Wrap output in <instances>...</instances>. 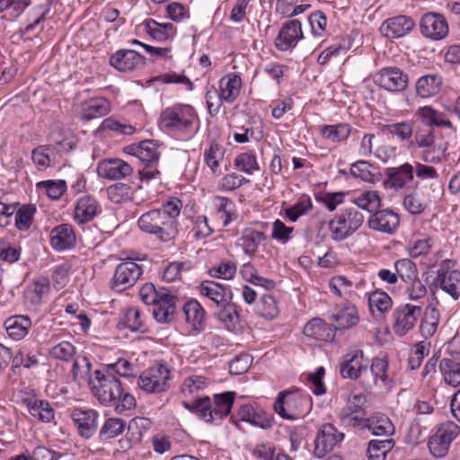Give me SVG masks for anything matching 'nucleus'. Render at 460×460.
I'll return each instance as SVG.
<instances>
[{
    "label": "nucleus",
    "instance_id": "1",
    "mask_svg": "<svg viewBox=\"0 0 460 460\" xmlns=\"http://www.w3.org/2000/svg\"><path fill=\"white\" fill-rule=\"evenodd\" d=\"M89 387L93 396L105 407H111L117 413H123L137 406L135 397L122 387L119 378L102 369L89 376Z\"/></svg>",
    "mask_w": 460,
    "mask_h": 460
},
{
    "label": "nucleus",
    "instance_id": "2",
    "mask_svg": "<svg viewBox=\"0 0 460 460\" xmlns=\"http://www.w3.org/2000/svg\"><path fill=\"white\" fill-rule=\"evenodd\" d=\"M141 300L147 305H153V317L161 324H169L174 321L178 297L170 288H156L153 283L144 284L139 290Z\"/></svg>",
    "mask_w": 460,
    "mask_h": 460
},
{
    "label": "nucleus",
    "instance_id": "3",
    "mask_svg": "<svg viewBox=\"0 0 460 460\" xmlns=\"http://www.w3.org/2000/svg\"><path fill=\"white\" fill-rule=\"evenodd\" d=\"M363 222L364 216L358 208H341L328 223L331 238L334 242H342L351 236Z\"/></svg>",
    "mask_w": 460,
    "mask_h": 460
},
{
    "label": "nucleus",
    "instance_id": "4",
    "mask_svg": "<svg viewBox=\"0 0 460 460\" xmlns=\"http://www.w3.org/2000/svg\"><path fill=\"white\" fill-rule=\"evenodd\" d=\"M312 397L308 394H292L282 391L274 402V411L283 419L294 420L306 415L312 408Z\"/></svg>",
    "mask_w": 460,
    "mask_h": 460
},
{
    "label": "nucleus",
    "instance_id": "5",
    "mask_svg": "<svg viewBox=\"0 0 460 460\" xmlns=\"http://www.w3.org/2000/svg\"><path fill=\"white\" fill-rule=\"evenodd\" d=\"M137 226L143 232L155 234L164 243L173 240L179 232L178 227L172 226L170 217L158 209L144 213L138 218Z\"/></svg>",
    "mask_w": 460,
    "mask_h": 460
},
{
    "label": "nucleus",
    "instance_id": "6",
    "mask_svg": "<svg viewBox=\"0 0 460 460\" xmlns=\"http://www.w3.org/2000/svg\"><path fill=\"white\" fill-rule=\"evenodd\" d=\"M195 117L196 111L192 106L177 103L164 109L160 120L170 130L186 131L192 126Z\"/></svg>",
    "mask_w": 460,
    "mask_h": 460
},
{
    "label": "nucleus",
    "instance_id": "7",
    "mask_svg": "<svg viewBox=\"0 0 460 460\" xmlns=\"http://www.w3.org/2000/svg\"><path fill=\"white\" fill-rule=\"evenodd\" d=\"M170 378L167 364L161 361L143 371L137 379V385L147 394L162 393L169 387Z\"/></svg>",
    "mask_w": 460,
    "mask_h": 460
},
{
    "label": "nucleus",
    "instance_id": "8",
    "mask_svg": "<svg viewBox=\"0 0 460 460\" xmlns=\"http://www.w3.org/2000/svg\"><path fill=\"white\" fill-rule=\"evenodd\" d=\"M460 433V427L454 421L442 423L437 432L428 441V447L432 456L438 458L447 456L452 441Z\"/></svg>",
    "mask_w": 460,
    "mask_h": 460
},
{
    "label": "nucleus",
    "instance_id": "9",
    "mask_svg": "<svg viewBox=\"0 0 460 460\" xmlns=\"http://www.w3.org/2000/svg\"><path fill=\"white\" fill-rule=\"evenodd\" d=\"M142 274V268L134 260L127 259L116 267L110 283L111 288L122 292L133 287Z\"/></svg>",
    "mask_w": 460,
    "mask_h": 460
},
{
    "label": "nucleus",
    "instance_id": "10",
    "mask_svg": "<svg viewBox=\"0 0 460 460\" xmlns=\"http://www.w3.org/2000/svg\"><path fill=\"white\" fill-rule=\"evenodd\" d=\"M373 81L376 85L385 91L399 93L408 87L409 76L397 66H385L374 75Z\"/></svg>",
    "mask_w": 460,
    "mask_h": 460
},
{
    "label": "nucleus",
    "instance_id": "11",
    "mask_svg": "<svg viewBox=\"0 0 460 460\" xmlns=\"http://www.w3.org/2000/svg\"><path fill=\"white\" fill-rule=\"evenodd\" d=\"M422 314V308L411 304L401 305L393 312L394 332L399 337H403L416 324Z\"/></svg>",
    "mask_w": 460,
    "mask_h": 460
},
{
    "label": "nucleus",
    "instance_id": "12",
    "mask_svg": "<svg viewBox=\"0 0 460 460\" xmlns=\"http://www.w3.org/2000/svg\"><path fill=\"white\" fill-rule=\"evenodd\" d=\"M100 413L93 409L75 408L71 419L76 428L77 434L84 439L92 438L97 432Z\"/></svg>",
    "mask_w": 460,
    "mask_h": 460
},
{
    "label": "nucleus",
    "instance_id": "13",
    "mask_svg": "<svg viewBox=\"0 0 460 460\" xmlns=\"http://www.w3.org/2000/svg\"><path fill=\"white\" fill-rule=\"evenodd\" d=\"M438 288L447 293L454 300H457L460 297V270L438 269L437 276L429 286L432 296H435Z\"/></svg>",
    "mask_w": 460,
    "mask_h": 460
},
{
    "label": "nucleus",
    "instance_id": "14",
    "mask_svg": "<svg viewBox=\"0 0 460 460\" xmlns=\"http://www.w3.org/2000/svg\"><path fill=\"white\" fill-rule=\"evenodd\" d=\"M420 33L432 40H440L448 34V23L442 13L429 12L420 21Z\"/></svg>",
    "mask_w": 460,
    "mask_h": 460
},
{
    "label": "nucleus",
    "instance_id": "15",
    "mask_svg": "<svg viewBox=\"0 0 460 460\" xmlns=\"http://www.w3.org/2000/svg\"><path fill=\"white\" fill-rule=\"evenodd\" d=\"M344 439V434L338 432L331 423H325L318 430L314 439V455L317 458L324 457L336 445Z\"/></svg>",
    "mask_w": 460,
    "mask_h": 460
},
{
    "label": "nucleus",
    "instance_id": "16",
    "mask_svg": "<svg viewBox=\"0 0 460 460\" xmlns=\"http://www.w3.org/2000/svg\"><path fill=\"white\" fill-rule=\"evenodd\" d=\"M303 39L301 22L297 19L289 20L283 23L275 38L274 45L279 51H288L294 49Z\"/></svg>",
    "mask_w": 460,
    "mask_h": 460
},
{
    "label": "nucleus",
    "instance_id": "17",
    "mask_svg": "<svg viewBox=\"0 0 460 460\" xmlns=\"http://www.w3.org/2000/svg\"><path fill=\"white\" fill-rule=\"evenodd\" d=\"M384 175L383 185L386 190H402L413 181L414 167L410 163H404L398 167H387Z\"/></svg>",
    "mask_w": 460,
    "mask_h": 460
},
{
    "label": "nucleus",
    "instance_id": "18",
    "mask_svg": "<svg viewBox=\"0 0 460 460\" xmlns=\"http://www.w3.org/2000/svg\"><path fill=\"white\" fill-rule=\"evenodd\" d=\"M146 63V57L133 49H119L110 57V65L119 72L140 69Z\"/></svg>",
    "mask_w": 460,
    "mask_h": 460
},
{
    "label": "nucleus",
    "instance_id": "19",
    "mask_svg": "<svg viewBox=\"0 0 460 460\" xmlns=\"http://www.w3.org/2000/svg\"><path fill=\"white\" fill-rule=\"evenodd\" d=\"M415 26V21L411 16L401 14L384 21L380 31L387 39L394 40L408 35Z\"/></svg>",
    "mask_w": 460,
    "mask_h": 460
},
{
    "label": "nucleus",
    "instance_id": "20",
    "mask_svg": "<svg viewBox=\"0 0 460 460\" xmlns=\"http://www.w3.org/2000/svg\"><path fill=\"white\" fill-rule=\"evenodd\" d=\"M239 420L245 421L261 429H270L274 424V416L263 409L254 407L251 403L243 404L238 408Z\"/></svg>",
    "mask_w": 460,
    "mask_h": 460
},
{
    "label": "nucleus",
    "instance_id": "21",
    "mask_svg": "<svg viewBox=\"0 0 460 460\" xmlns=\"http://www.w3.org/2000/svg\"><path fill=\"white\" fill-rule=\"evenodd\" d=\"M235 395V392L231 391L215 394L209 408L212 418L211 420H207V423L219 425L225 418L229 416L234 403Z\"/></svg>",
    "mask_w": 460,
    "mask_h": 460
},
{
    "label": "nucleus",
    "instance_id": "22",
    "mask_svg": "<svg viewBox=\"0 0 460 460\" xmlns=\"http://www.w3.org/2000/svg\"><path fill=\"white\" fill-rule=\"evenodd\" d=\"M367 367L368 361L364 358L363 350L357 349L345 356L340 366V373L343 378L357 380L364 372L367 371Z\"/></svg>",
    "mask_w": 460,
    "mask_h": 460
},
{
    "label": "nucleus",
    "instance_id": "23",
    "mask_svg": "<svg viewBox=\"0 0 460 460\" xmlns=\"http://www.w3.org/2000/svg\"><path fill=\"white\" fill-rule=\"evenodd\" d=\"M400 224L399 215L392 209L376 210L368 219V226L376 231H379L387 234L395 232Z\"/></svg>",
    "mask_w": 460,
    "mask_h": 460
},
{
    "label": "nucleus",
    "instance_id": "24",
    "mask_svg": "<svg viewBox=\"0 0 460 460\" xmlns=\"http://www.w3.org/2000/svg\"><path fill=\"white\" fill-rule=\"evenodd\" d=\"M96 171L100 177L116 181L130 175L133 169L131 165L125 161L113 158L100 161L97 164Z\"/></svg>",
    "mask_w": 460,
    "mask_h": 460
},
{
    "label": "nucleus",
    "instance_id": "25",
    "mask_svg": "<svg viewBox=\"0 0 460 460\" xmlns=\"http://www.w3.org/2000/svg\"><path fill=\"white\" fill-rule=\"evenodd\" d=\"M214 317L229 332L237 333L243 329L240 306L234 304L233 300L219 306L218 311L214 313Z\"/></svg>",
    "mask_w": 460,
    "mask_h": 460
},
{
    "label": "nucleus",
    "instance_id": "26",
    "mask_svg": "<svg viewBox=\"0 0 460 460\" xmlns=\"http://www.w3.org/2000/svg\"><path fill=\"white\" fill-rule=\"evenodd\" d=\"M199 292L202 296L214 302L217 308L233 300V293L230 287L213 280H203L199 286Z\"/></svg>",
    "mask_w": 460,
    "mask_h": 460
},
{
    "label": "nucleus",
    "instance_id": "27",
    "mask_svg": "<svg viewBox=\"0 0 460 460\" xmlns=\"http://www.w3.org/2000/svg\"><path fill=\"white\" fill-rule=\"evenodd\" d=\"M304 335L314 341L332 342L335 338L334 326L321 318L310 320L304 327Z\"/></svg>",
    "mask_w": 460,
    "mask_h": 460
},
{
    "label": "nucleus",
    "instance_id": "28",
    "mask_svg": "<svg viewBox=\"0 0 460 460\" xmlns=\"http://www.w3.org/2000/svg\"><path fill=\"white\" fill-rule=\"evenodd\" d=\"M50 245L58 252L71 249L76 244L74 228L70 224H61L50 231Z\"/></svg>",
    "mask_w": 460,
    "mask_h": 460
},
{
    "label": "nucleus",
    "instance_id": "29",
    "mask_svg": "<svg viewBox=\"0 0 460 460\" xmlns=\"http://www.w3.org/2000/svg\"><path fill=\"white\" fill-rule=\"evenodd\" d=\"M266 239L267 236L263 232L248 228L243 232L235 244L243 250L245 255L253 258L258 251L259 245Z\"/></svg>",
    "mask_w": 460,
    "mask_h": 460
},
{
    "label": "nucleus",
    "instance_id": "30",
    "mask_svg": "<svg viewBox=\"0 0 460 460\" xmlns=\"http://www.w3.org/2000/svg\"><path fill=\"white\" fill-rule=\"evenodd\" d=\"M185 321L191 325L194 331L200 332L204 329L206 311L196 299L186 301L181 308Z\"/></svg>",
    "mask_w": 460,
    "mask_h": 460
},
{
    "label": "nucleus",
    "instance_id": "31",
    "mask_svg": "<svg viewBox=\"0 0 460 460\" xmlns=\"http://www.w3.org/2000/svg\"><path fill=\"white\" fill-rule=\"evenodd\" d=\"M110 102L105 98H93L82 104L81 120L90 121L106 116L110 112Z\"/></svg>",
    "mask_w": 460,
    "mask_h": 460
},
{
    "label": "nucleus",
    "instance_id": "32",
    "mask_svg": "<svg viewBox=\"0 0 460 460\" xmlns=\"http://www.w3.org/2000/svg\"><path fill=\"white\" fill-rule=\"evenodd\" d=\"M416 116L420 118L421 122L432 128L433 127H444L453 128V124L447 118L444 112L435 110L432 106H423L417 110Z\"/></svg>",
    "mask_w": 460,
    "mask_h": 460
},
{
    "label": "nucleus",
    "instance_id": "33",
    "mask_svg": "<svg viewBox=\"0 0 460 460\" xmlns=\"http://www.w3.org/2000/svg\"><path fill=\"white\" fill-rule=\"evenodd\" d=\"M350 173L364 181L376 183L383 179L379 167L365 160H358L350 166Z\"/></svg>",
    "mask_w": 460,
    "mask_h": 460
},
{
    "label": "nucleus",
    "instance_id": "34",
    "mask_svg": "<svg viewBox=\"0 0 460 460\" xmlns=\"http://www.w3.org/2000/svg\"><path fill=\"white\" fill-rule=\"evenodd\" d=\"M366 429L370 430L374 436H392L395 428L391 420L384 413L377 412L366 419Z\"/></svg>",
    "mask_w": 460,
    "mask_h": 460
},
{
    "label": "nucleus",
    "instance_id": "35",
    "mask_svg": "<svg viewBox=\"0 0 460 460\" xmlns=\"http://www.w3.org/2000/svg\"><path fill=\"white\" fill-rule=\"evenodd\" d=\"M99 204L91 196L80 198L75 208V220L79 224H85L92 221L97 215Z\"/></svg>",
    "mask_w": 460,
    "mask_h": 460
},
{
    "label": "nucleus",
    "instance_id": "36",
    "mask_svg": "<svg viewBox=\"0 0 460 460\" xmlns=\"http://www.w3.org/2000/svg\"><path fill=\"white\" fill-rule=\"evenodd\" d=\"M331 320L337 323L334 330H344L358 324L359 318L357 307L352 304L344 305L336 314H332Z\"/></svg>",
    "mask_w": 460,
    "mask_h": 460
},
{
    "label": "nucleus",
    "instance_id": "37",
    "mask_svg": "<svg viewBox=\"0 0 460 460\" xmlns=\"http://www.w3.org/2000/svg\"><path fill=\"white\" fill-rule=\"evenodd\" d=\"M4 326L10 338L20 341L27 335L31 320L27 315H13L4 321Z\"/></svg>",
    "mask_w": 460,
    "mask_h": 460
},
{
    "label": "nucleus",
    "instance_id": "38",
    "mask_svg": "<svg viewBox=\"0 0 460 460\" xmlns=\"http://www.w3.org/2000/svg\"><path fill=\"white\" fill-rule=\"evenodd\" d=\"M22 403L28 408L30 414L39 420L50 422L54 420L55 411L47 400L25 398Z\"/></svg>",
    "mask_w": 460,
    "mask_h": 460
},
{
    "label": "nucleus",
    "instance_id": "39",
    "mask_svg": "<svg viewBox=\"0 0 460 460\" xmlns=\"http://www.w3.org/2000/svg\"><path fill=\"white\" fill-rule=\"evenodd\" d=\"M442 83V77L438 75H422L416 82V93L421 98L432 97L440 91Z\"/></svg>",
    "mask_w": 460,
    "mask_h": 460
},
{
    "label": "nucleus",
    "instance_id": "40",
    "mask_svg": "<svg viewBox=\"0 0 460 460\" xmlns=\"http://www.w3.org/2000/svg\"><path fill=\"white\" fill-rule=\"evenodd\" d=\"M119 330L129 329L134 332L146 333L148 329L141 319L140 311L137 307H129L117 323Z\"/></svg>",
    "mask_w": 460,
    "mask_h": 460
},
{
    "label": "nucleus",
    "instance_id": "41",
    "mask_svg": "<svg viewBox=\"0 0 460 460\" xmlns=\"http://www.w3.org/2000/svg\"><path fill=\"white\" fill-rule=\"evenodd\" d=\"M439 370L446 384L456 387L460 385V359L444 358L439 362Z\"/></svg>",
    "mask_w": 460,
    "mask_h": 460
},
{
    "label": "nucleus",
    "instance_id": "42",
    "mask_svg": "<svg viewBox=\"0 0 460 460\" xmlns=\"http://www.w3.org/2000/svg\"><path fill=\"white\" fill-rule=\"evenodd\" d=\"M159 146L158 141L154 139L140 141L138 159L144 166L153 167L156 165L161 156L158 151Z\"/></svg>",
    "mask_w": 460,
    "mask_h": 460
},
{
    "label": "nucleus",
    "instance_id": "43",
    "mask_svg": "<svg viewBox=\"0 0 460 460\" xmlns=\"http://www.w3.org/2000/svg\"><path fill=\"white\" fill-rule=\"evenodd\" d=\"M393 305L389 295L382 290H376L369 294L368 305L372 315L380 317L384 313L391 309Z\"/></svg>",
    "mask_w": 460,
    "mask_h": 460
},
{
    "label": "nucleus",
    "instance_id": "44",
    "mask_svg": "<svg viewBox=\"0 0 460 460\" xmlns=\"http://www.w3.org/2000/svg\"><path fill=\"white\" fill-rule=\"evenodd\" d=\"M242 85L241 77L237 75H232L227 77L226 81H220V92L218 95L221 101L228 103L233 102L239 95Z\"/></svg>",
    "mask_w": 460,
    "mask_h": 460
},
{
    "label": "nucleus",
    "instance_id": "45",
    "mask_svg": "<svg viewBox=\"0 0 460 460\" xmlns=\"http://www.w3.org/2000/svg\"><path fill=\"white\" fill-rule=\"evenodd\" d=\"M182 406L190 411L191 413L196 414L200 420L207 422L211 420V412L209 408L211 406V399L209 396H198L192 402H189L183 401Z\"/></svg>",
    "mask_w": 460,
    "mask_h": 460
},
{
    "label": "nucleus",
    "instance_id": "46",
    "mask_svg": "<svg viewBox=\"0 0 460 460\" xmlns=\"http://www.w3.org/2000/svg\"><path fill=\"white\" fill-rule=\"evenodd\" d=\"M126 421L119 418H108L101 427L98 438L100 441H107L123 433Z\"/></svg>",
    "mask_w": 460,
    "mask_h": 460
},
{
    "label": "nucleus",
    "instance_id": "47",
    "mask_svg": "<svg viewBox=\"0 0 460 460\" xmlns=\"http://www.w3.org/2000/svg\"><path fill=\"white\" fill-rule=\"evenodd\" d=\"M323 138L332 142H342L348 139L351 132V127L348 123L335 125H323L320 129Z\"/></svg>",
    "mask_w": 460,
    "mask_h": 460
},
{
    "label": "nucleus",
    "instance_id": "48",
    "mask_svg": "<svg viewBox=\"0 0 460 460\" xmlns=\"http://www.w3.org/2000/svg\"><path fill=\"white\" fill-rule=\"evenodd\" d=\"M414 121L404 120L398 123L383 125L382 132L396 136L401 141H411L414 132Z\"/></svg>",
    "mask_w": 460,
    "mask_h": 460
},
{
    "label": "nucleus",
    "instance_id": "49",
    "mask_svg": "<svg viewBox=\"0 0 460 460\" xmlns=\"http://www.w3.org/2000/svg\"><path fill=\"white\" fill-rule=\"evenodd\" d=\"M224 148L215 141H212L209 147L204 151L205 163L216 176L222 173L219 163L224 158Z\"/></svg>",
    "mask_w": 460,
    "mask_h": 460
},
{
    "label": "nucleus",
    "instance_id": "50",
    "mask_svg": "<svg viewBox=\"0 0 460 460\" xmlns=\"http://www.w3.org/2000/svg\"><path fill=\"white\" fill-rule=\"evenodd\" d=\"M394 446V441L391 438L370 440L367 447L368 460H385Z\"/></svg>",
    "mask_w": 460,
    "mask_h": 460
},
{
    "label": "nucleus",
    "instance_id": "51",
    "mask_svg": "<svg viewBox=\"0 0 460 460\" xmlns=\"http://www.w3.org/2000/svg\"><path fill=\"white\" fill-rule=\"evenodd\" d=\"M15 213V227L20 231H27L30 229L33 217L36 213V206L33 204H25L16 208Z\"/></svg>",
    "mask_w": 460,
    "mask_h": 460
},
{
    "label": "nucleus",
    "instance_id": "52",
    "mask_svg": "<svg viewBox=\"0 0 460 460\" xmlns=\"http://www.w3.org/2000/svg\"><path fill=\"white\" fill-rule=\"evenodd\" d=\"M354 203L357 205L358 208H361L374 214L376 210L381 208L382 199L377 191L367 190L361 193L354 200Z\"/></svg>",
    "mask_w": 460,
    "mask_h": 460
},
{
    "label": "nucleus",
    "instance_id": "53",
    "mask_svg": "<svg viewBox=\"0 0 460 460\" xmlns=\"http://www.w3.org/2000/svg\"><path fill=\"white\" fill-rule=\"evenodd\" d=\"M313 208V203L308 196H302L295 204L284 209L285 216L291 221L296 222L297 219L307 214Z\"/></svg>",
    "mask_w": 460,
    "mask_h": 460
},
{
    "label": "nucleus",
    "instance_id": "54",
    "mask_svg": "<svg viewBox=\"0 0 460 460\" xmlns=\"http://www.w3.org/2000/svg\"><path fill=\"white\" fill-rule=\"evenodd\" d=\"M257 314L269 320L276 318L279 314V308L275 298L269 294H263L257 305Z\"/></svg>",
    "mask_w": 460,
    "mask_h": 460
},
{
    "label": "nucleus",
    "instance_id": "55",
    "mask_svg": "<svg viewBox=\"0 0 460 460\" xmlns=\"http://www.w3.org/2000/svg\"><path fill=\"white\" fill-rule=\"evenodd\" d=\"M394 268L398 279L400 278L405 283L418 276L417 266L411 259L405 258L395 261Z\"/></svg>",
    "mask_w": 460,
    "mask_h": 460
},
{
    "label": "nucleus",
    "instance_id": "56",
    "mask_svg": "<svg viewBox=\"0 0 460 460\" xmlns=\"http://www.w3.org/2000/svg\"><path fill=\"white\" fill-rule=\"evenodd\" d=\"M435 144V135L432 128L420 129L414 128V140H411L408 144V149L415 146L420 148H430Z\"/></svg>",
    "mask_w": 460,
    "mask_h": 460
},
{
    "label": "nucleus",
    "instance_id": "57",
    "mask_svg": "<svg viewBox=\"0 0 460 460\" xmlns=\"http://www.w3.org/2000/svg\"><path fill=\"white\" fill-rule=\"evenodd\" d=\"M39 189L44 188L49 198L54 200L59 199L66 190L65 180H47L37 184Z\"/></svg>",
    "mask_w": 460,
    "mask_h": 460
},
{
    "label": "nucleus",
    "instance_id": "58",
    "mask_svg": "<svg viewBox=\"0 0 460 460\" xmlns=\"http://www.w3.org/2000/svg\"><path fill=\"white\" fill-rule=\"evenodd\" d=\"M102 370L114 376L115 378L133 376L131 363L123 358H119L115 363L103 366Z\"/></svg>",
    "mask_w": 460,
    "mask_h": 460
},
{
    "label": "nucleus",
    "instance_id": "59",
    "mask_svg": "<svg viewBox=\"0 0 460 460\" xmlns=\"http://www.w3.org/2000/svg\"><path fill=\"white\" fill-rule=\"evenodd\" d=\"M234 164L240 171L247 174H252L254 171L260 170L256 156L252 152H245L238 155L235 157Z\"/></svg>",
    "mask_w": 460,
    "mask_h": 460
},
{
    "label": "nucleus",
    "instance_id": "60",
    "mask_svg": "<svg viewBox=\"0 0 460 460\" xmlns=\"http://www.w3.org/2000/svg\"><path fill=\"white\" fill-rule=\"evenodd\" d=\"M49 354L55 359L68 362L75 354V347L68 341H61L53 346Z\"/></svg>",
    "mask_w": 460,
    "mask_h": 460
},
{
    "label": "nucleus",
    "instance_id": "61",
    "mask_svg": "<svg viewBox=\"0 0 460 460\" xmlns=\"http://www.w3.org/2000/svg\"><path fill=\"white\" fill-rule=\"evenodd\" d=\"M131 193V186L123 182L114 183L107 188L108 198L115 204L128 199Z\"/></svg>",
    "mask_w": 460,
    "mask_h": 460
},
{
    "label": "nucleus",
    "instance_id": "62",
    "mask_svg": "<svg viewBox=\"0 0 460 460\" xmlns=\"http://www.w3.org/2000/svg\"><path fill=\"white\" fill-rule=\"evenodd\" d=\"M389 361L387 358H374L370 366V371L372 373L374 383L376 384L377 380L380 379L384 385H386L388 376Z\"/></svg>",
    "mask_w": 460,
    "mask_h": 460
},
{
    "label": "nucleus",
    "instance_id": "63",
    "mask_svg": "<svg viewBox=\"0 0 460 460\" xmlns=\"http://www.w3.org/2000/svg\"><path fill=\"white\" fill-rule=\"evenodd\" d=\"M403 207L411 215H420L424 212L428 204L423 202L413 190L403 198Z\"/></svg>",
    "mask_w": 460,
    "mask_h": 460
},
{
    "label": "nucleus",
    "instance_id": "64",
    "mask_svg": "<svg viewBox=\"0 0 460 460\" xmlns=\"http://www.w3.org/2000/svg\"><path fill=\"white\" fill-rule=\"evenodd\" d=\"M236 264L233 261H223L217 266H213L208 273L212 278H218L224 279H231L236 273Z\"/></svg>",
    "mask_w": 460,
    "mask_h": 460
}]
</instances>
